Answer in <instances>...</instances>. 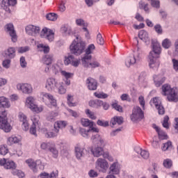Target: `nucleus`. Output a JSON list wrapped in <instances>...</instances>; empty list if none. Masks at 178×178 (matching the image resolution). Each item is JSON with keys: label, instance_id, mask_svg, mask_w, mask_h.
Returning a JSON list of instances; mask_svg holds the SVG:
<instances>
[{"label": "nucleus", "instance_id": "f257e3e1", "mask_svg": "<svg viewBox=\"0 0 178 178\" xmlns=\"http://www.w3.org/2000/svg\"><path fill=\"white\" fill-rule=\"evenodd\" d=\"M2 108H10V102L5 97H0V129L6 133H9L12 130V126L8 122V113H6V110Z\"/></svg>", "mask_w": 178, "mask_h": 178}, {"label": "nucleus", "instance_id": "f03ea898", "mask_svg": "<svg viewBox=\"0 0 178 178\" xmlns=\"http://www.w3.org/2000/svg\"><path fill=\"white\" fill-rule=\"evenodd\" d=\"M161 44L158 42L152 43V51L149 52V66L152 69H154V67H159L161 62L159 60H158V58L161 55Z\"/></svg>", "mask_w": 178, "mask_h": 178}, {"label": "nucleus", "instance_id": "7ed1b4c3", "mask_svg": "<svg viewBox=\"0 0 178 178\" xmlns=\"http://www.w3.org/2000/svg\"><path fill=\"white\" fill-rule=\"evenodd\" d=\"M71 54L79 56L86 51V42L81 40V38L76 36L70 46Z\"/></svg>", "mask_w": 178, "mask_h": 178}, {"label": "nucleus", "instance_id": "20e7f679", "mask_svg": "<svg viewBox=\"0 0 178 178\" xmlns=\"http://www.w3.org/2000/svg\"><path fill=\"white\" fill-rule=\"evenodd\" d=\"M162 91L163 95H167L168 101L172 102H177V89L176 88H172L168 84H164L162 86Z\"/></svg>", "mask_w": 178, "mask_h": 178}, {"label": "nucleus", "instance_id": "39448f33", "mask_svg": "<svg viewBox=\"0 0 178 178\" xmlns=\"http://www.w3.org/2000/svg\"><path fill=\"white\" fill-rule=\"evenodd\" d=\"M131 122H141L144 119V111L140 106H134L132 109V113L130 115Z\"/></svg>", "mask_w": 178, "mask_h": 178}, {"label": "nucleus", "instance_id": "423d86ee", "mask_svg": "<svg viewBox=\"0 0 178 178\" xmlns=\"http://www.w3.org/2000/svg\"><path fill=\"white\" fill-rule=\"evenodd\" d=\"M33 124L30 128L29 133L37 137V129L40 128V115H35L31 117Z\"/></svg>", "mask_w": 178, "mask_h": 178}, {"label": "nucleus", "instance_id": "0eeeda50", "mask_svg": "<svg viewBox=\"0 0 178 178\" xmlns=\"http://www.w3.org/2000/svg\"><path fill=\"white\" fill-rule=\"evenodd\" d=\"M40 98L42 99L43 102H45V101L48 99L51 104V108H54L56 111H58L56 99H55L52 95L42 92L40 93Z\"/></svg>", "mask_w": 178, "mask_h": 178}, {"label": "nucleus", "instance_id": "6e6552de", "mask_svg": "<svg viewBox=\"0 0 178 178\" xmlns=\"http://www.w3.org/2000/svg\"><path fill=\"white\" fill-rule=\"evenodd\" d=\"M151 106H153L154 105L155 108L158 111L159 115H165V108H163V106L162 105V101H161V99L159 97H154L150 100L149 102Z\"/></svg>", "mask_w": 178, "mask_h": 178}, {"label": "nucleus", "instance_id": "1a4fd4ad", "mask_svg": "<svg viewBox=\"0 0 178 178\" xmlns=\"http://www.w3.org/2000/svg\"><path fill=\"white\" fill-rule=\"evenodd\" d=\"M40 37L42 38H46L49 42H52L55 40V32L52 29L44 27L40 32Z\"/></svg>", "mask_w": 178, "mask_h": 178}, {"label": "nucleus", "instance_id": "9d476101", "mask_svg": "<svg viewBox=\"0 0 178 178\" xmlns=\"http://www.w3.org/2000/svg\"><path fill=\"white\" fill-rule=\"evenodd\" d=\"M141 60V53L138 50L134 56H129L125 61V65L127 67H130L131 65H135L137 62Z\"/></svg>", "mask_w": 178, "mask_h": 178}, {"label": "nucleus", "instance_id": "9b49d317", "mask_svg": "<svg viewBox=\"0 0 178 178\" xmlns=\"http://www.w3.org/2000/svg\"><path fill=\"white\" fill-rule=\"evenodd\" d=\"M108 168H109V164L108 161L104 159L99 158L96 161V169L99 170V172H102V173H106V170H108Z\"/></svg>", "mask_w": 178, "mask_h": 178}, {"label": "nucleus", "instance_id": "f8f14e48", "mask_svg": "<svg viewBox=\"0 0 178 178\" xmlns=\"http://www.w3.org/2000/svg\"><path fill=\"white\" fill-rule=\"evenodd\" d=\"M26 105L29 109L32 110L33 112H36V113H40L44 111L42 107H38V106L34 104V97H27Z\"/></svg>", "mask_w": 178, "mask_h": 178}, {"label": "nucleus", "instance_id": "ddd939ff", "mask_svg": "<svg viewBox=\"0 0 178 178\" xmlns=\"http://www.w3.org/2000/svg\"><path fill=\"white\" fill-rule=\"evenodd\" d=\"M91 59V55L85 56L82 58V65L84 67H99L101 66V64L98 61H92V63H89L88 60H90Z\"/></svg>", "mask_w": 178, "mask_h": 178}, {"label": "nucleus", "instance_id": "4468645a", "mask_svg": "<svg viewBox=\"0 0 178 178\" xmlns=\"http://www.w3.org/2000/svg\"><path fill=\"white\" fill-rule=\"evenodd\" d=\"M0 166H3L4 169L7 170H15L16 169V163L8 159H0Z\"/></svg>", "mask_w": 178, "mask_h": 178}, {"label": "nucleus", "instance_id": "2eb2a0df", "mask_svg": "<svg viewBox=\"0 0 178 178\" xmlns=\"http://www.w3.org/2000/svg\"><path fill=\"white\" fill-rule=\"evenodd\" d=\"M26 33H28L29 35H32L33 37H35V35H38L40 34V31H41V29L40 26H34V25H28L26 28Z\"/></svg>", "mask_w": 178, "mask_h": 178}, {"label": "nucleus", "instance_id": "dca6fc26", "mask_svg": "<svg viewBox=\"0 0 178 178\" xmlns=\"http://www.w3.org/2000/svg\"><path fill=\"white\" fill-rule=\"evenodd\" d=\"M55 87H59V81L55 78H48L46 82L45 88L48 91H52Z\"/></svg>", "mask_w": 178, "mask_h": 178}, {"label": "nucleus", "instance_id": "f3484780", "mask_svg": "<svg viewBox=\"0 0 178 178\" xmlns=\"http://www.w3.org/2000/svg\"><path fill=\"white\" fill-rule=\"evenodd\" d=\"M17 3V0H2L1 8L7 12L10 13V7L15 6Z\"/></svg>", "mask_w": 178, "mask_h": 178}, {"label": "nucleus", "instance_id": "a211bd4d", "mask_svg": "<svg viewBox=\"0 0 178 178\" xmlns=\"http://www.w3.org/2000/svg\"><path fill=\"white\" fill-rule=\"evenodd\" d=\"M17 90L22 91L24 94H31L33 92V88L29 83H18Z\"/></svg>", "mask_w": 178, "mask_h": 178}, {"label": "nucleus", "instance_id": "6ab92c4d", "mask_svg": "<svg viewBox=\"0 0 178 178\" xmlns=\"http://www.w3.org/2000/svg\"><path fill=\"white\" fill-rule=\"evenodd\" d=\"M6 31L10 35L13 42L17 41V35H16V31H15V27L13 24L6 25Z\"/></svg>", "mask_w": 178, "mask_h": 178}, {"label": "nucleus", "instance_id": "aec40b11", "mask_svg": "<svg viewBox=\"0 0 178 178\" xmlns=\"http://www.w3.org/2000/svg\"><path fill=\"white\" fill-rule=\"evenodd\" d=\"M25 162L28 165L29 168L33 170L34 173H37V172H38V167L40 166V164L38 165L37 162L34 161V160L29 159H27Z\"/></svg>", "mask_w": 178, "mask_h": 178}, {"label": "nucleus", "instance_id": "412c9836", "mask_svg": "<svg viewBox=\"0 0 178 178\" xmlns=\"http://www.w3.org/2000/svg\"><path fill=\"white\" fill-rule=\"evenodd\" d=\"M109 175H119L120 173V167H119V163L115 162L110 165L109 168Z\"/></svg>", "mask_w": 178, "mask_h": 178}, {"label": "nucleus", "instance_id": "4be33fe9", "mask_svg": "<svg viewBox=\"0 0 178 178\" xmlns=\"http://www.w3.org/2000/svg\"><path fill=\"white\" fill-rule=\"evenodd\" d=\"M86 83V84H88L89 90H90L91 91H95V90H97V87H98V86L97 85V81L91 77L88 78Z\"/></svg>", "mask_w": 178, "mask_h": 178}, {"label": "nucleus", "instance_id": "5701e85b", "mask_svg": "<svg viewBox=\"0 0 178 178\" xmlns=\"http://www.w3.org/2000/svg\"><path fill=\"white\" fill-rule=\"evenodd\" d=\"M153 127L155 129L156 133H158L159 138L160 140H168V135L165 131L161 130L156 124H153Z\"/></svg>", "mask_w": 178, "mask_h": 178}, {"label": "nucleus", "instance_id": "b1692460", "mask_svg": "<svg viewBox=\"0 0 178 178\" xmlns=\"http://www.w3.org/2000/svg\"><path fill=\"white\" fill-rule=\"evenodd\" d=\"M138 37L145 42H149V35H148V32L144 30H141L138 33Z\"/></svg>", "mask_w": 178, "mask_h": 178}, {"label": "nucleus", "instance_id": "393cba45", "mask_svg": "<svg viewBox=\"0 0 178 178\" xmlns=\"http://www.w3.org/2000/svg\"><path fill=\"white\" fill-rule=\"evenodd\" d=\"M135 151L137 154H140L143 159H148L149 158V153L147 150H143L142 148L136 147L135 148Z\"/></svg>", "mask_w": 178, "mask_h": 178}, {"label": "nucleus", "instance_id": "a878e982", "mask_svg": "<svg viewBox=\"0 0 178 178\" xmlns=\"http://www.w3.org/2000/svg\"><path fill=\"white\" fill-rule=\"evenodd\" d=\"M84 151H86L84 147H81L80 146L75 147V155L77 159H81V156H84Z\"/></svg>", "mask_w": 178, "mask_h": 178}, {"label": "nucleus", "instance_id": "bb28decb", "mask_svg": "<svg viewBox=\"0 0 178 178\" xmlns=\"http://www.w3.org/2000/svg\"><path fill=\"white\" fill-rule=\"evenodd\" d=\"M58 133L59 130L56 129V128L54 127V129L52 130V131H47L46 133H44V136L47 138H52L54 137H56Z\"/></svg>", "mask_w": 178, "mask_h": 178}, {"label": "nucleus", "instance_id": "cd10ccee", "mask_svg": "<svg viewBox=\"0 0 178 178\" xmlns=\"http://www.w3.org/2000/svg\"><path fill=\"white\" fill-rule=\"evenodd\" d=\"M58 176V170L53 171L50 175L47 172H42L39 175V178H54V177H57Z\"/></svg>", "mask_w": 178, "mask_h": 178}, {"label": "nucleus", "instance_id": "c85d7f7f", "mask_svg": "<svg viewBox=\"0 0 178 178\" xmlns=\"http://www.w3.org/2000/svg\"><path fill=\"white\" fill-rule=\"evenodd\" d=\"M6 58H10V59H13L16 56V50L13 47H10L6 51Z\"/></svg>", "mask_w": 178, "mask_h": 178}, {"label": "nucleus", "instance_id": "c756f323", "mask_svg": "<svg viewBox=\"0 0 178 178\" xmlns=\"http://www.w3.org/2000/svg\"><path fill=\"white\" fill-rule=\"evenodd\" d=\"M42 62L44 65L49 66V65H51L52 62H54V57L51 55H44L42 58Z\"/></svg>", "mask_w": 178, "mask_h": 178}, {"label": "nucleus", "instance_id": "7c9ffc66", "mask_svg": "<svg viewBox=\"0 0 178 178\" xmlns=\"http://www.w3.org/2000/svg\"><path fill=\"white\" fill-rule=\"evenodd\" d=\"M91 152L94 156H96L97 158L101 156V155H104V149L101 147H95V149H92Z\"/></svg>", "mask_w": 178, "mask_h": 178}, {"label": "nucleus", "instance_id": "2f4dec72", "mask_svg": "<svg viewBox=\"0 0 178 178\" xmlns=\"http://www.w3.org/2000/svg\"><path fill=\"white\" fill-rule=\"evenodd\" d=\"M81 123L83 127H91L92 126H95L94 122L87 119V118H82L81 120Z\"/></svg>", "mask_w": 178, "mask_h": 178}, {"label": "nucleus", "instance_id": "473e14b6", "mask_svg": "<svg viewBox=\"0 0 178 178\" xmlns=\"http://www.w3.org/2000/svg\"><path fill=\"white\" fill-rule=\"evenodd\" d=\"M67 125V123L66 121H57L54 123V129H56L59 131L60 129H65Z\"/></svg>", "mask_w": 178, "mask_h": 178}, {"label": "nucleus", "instance_id": "72a5a7b5", "mask_svg": "<svg viewBox=\"0 0 178 178\" xmlns=\"http://www.w3.org/2000/svg\"><path fill=\"white\" fill-rule=\"evenodd\" d=\"M76 23L77 26H83V31H86V35H88L89 32L88 29H87V23L84 22V20L81 19H78L76 20Z\"/></svg>", "mask_w": 178, "mask_h": 178}, {"label": "nucleus", "instance_id": "f704fd0d", "mask_svg": "<svg viewBox=\"0 0 178 178\" xmlns=\"http://www.w3.org/2000/svg\"><path fill=\"white\" fill-rule=\"evenodd\" d=\"M116 123L119 125L123 124V118L122 117H114L113 118L111 119V124L113 126H115Z\"/></svg>", "mask_w": 178, "mask_h": 178}, {"label": "nucleus", "instance_id": "c9c22d12", "mask_svg": "<svg viewBox=\"0 0 178 178\" xmlns=\"http://www.w3.org/2000/svg\"><path fill=\"white\" fill-rule=\"evenodd\" d=\"M91 140L92 141H93V143H97V141H99V143H100L98 144H99L100 145H104V139H102V138H101V136L98 134L93 135L91 138Z\"/></svg>", "mask_w": 178, "mask_h": 178}, {"label": "nucleus", "instance_id": "e433bc0d", "mask_svg": "<svg viewBox=\"0 0 178 178\" xmlns=\"http://www.w3.org/2000/svg\"><path fill=\"white\" fill-rule=\"evenodd\" d=\"M46 18L47 20H50L51 22H56V20H58V14L49 13L47 14Z\"/></svg>", "mask_w": 178, "mask_h": 178}, {"label": "nucleus", "instance_id": "4c0bfd02", "mask_svg": "<svg viewBox=\"0 0 178 178\" xmlns=\"http://www.w3.org/2000/svg\"><path fill=\"white\" fill-rule=\"evenodd\" d=\"M58 113L57 111L50 112L47 117V120H49V122H54V120H55V118H56V116H58Z\"/></svg>", "mask_w": 178, "mask_h": 178}, {"label": "nucleus", "instance_id": "58836bf2", "mask_svg": "<svg viewBox=\"0 0 178 178\" xmlns=\"http://www.w3.org/2000/svg\"><path fill=\"white\" fill-rule=\"evenodd\" d=\"M19 140L17 137L16 136H11L8 138V142L7 144L8 145H12L13 144H17L19 143Z\"/></svg>", "mask_w": 178, "mask_h": 178}, {"label": "nucleus", "instance_id": "ea45409f", "mask_svg": "<svg viewBox=\"0 0 178 178\" xmlns=\"http://www.w3.org/2000/svg\"><path fill=\"white\" fill-rule=\"evenodd\" d=\"M154 80L156 87H161V86L165 83V78H162L161 80H158V76H155Z\"/></svg>", "mask_w": 178, "mask_h": 178}, {"label": "nucleus", "instance_id": "a19ab883", "mask_svg": "<svg viewBox=\"0 0 178 178\" xmlns=\"http://www.w3.org/2000/svg\"><path fill=\"white\" fill-rule=\"evenodd\" d=\"M94 95L97 98H100L102 99H105L106 98H108V95L106 93H104V92H95L94 93Z\"/></svg>", "mask_w": 178, "mask_h": 178}, {"label": "nucleus", "instance_id": "79ce46f5", "mask_svg": "<svg viewBox=\"0 0 178 178\" xmlns=\"http://www.w3.org/2000/svg\"><path fill=\"white\" fill-rule=\"evenodd\" d=\"M172 142L168 141L165 143H163V146L161 147L163 151H168V149H172Z\"/></svg>", "mask_w": 178, "mask_h": 178}, {"label": "nucleus", "instance_id": "37998d69", "mask_svg": "<svg viewBox=\"0 0 178 178\" xmlns=\"http://www.w3.org/2000/svg\"><path fill=\"white\" fill-rule=\"evenodd\" d=\"M94 49H95V45H94V44H90L86 50L85 56H87L90 54H92V51H94Z\"/></svg>", "mask_w": 178, "mask_h": 178}, {"label": "nucleus", "instance_id": "c03bdc74", "mask_svg": "<svg viewBox=\"0 0 178 178\" xmlns=\"http://www.w3.org/2000/svg\"><path fill=\"white\" fill-rule=\"evenodd\" d=\"M74 60V56L70 55L67 57H65L64 63L65 65H72Z\"/></svg>", "mask_w": 178, "mask_h": 178}, {"label": "nucleus", "instance_id": "a18cd8bd", "mask_svg": "<svg viewBox=\"0 0 178 178\" xmlns=\"http://www.w3.org/2000/svg\"><path fill=\"white\" fill-rule=\"evenodd\" d=\"M49 151L53 154V158H57L58 156L59 155V152L58 149H56V147H50L49 148Z\"/></svg>", "mask_w": 178, "mask_h": 178}, {"label": "nucleus", "instance_id": "49530a36", "mask_svg": "<svg viewBox=\"0 0 178 178\" xmlns=\"http://www.w3.org/2000/svg\"><path fill=\"white\" fill-rule=\"evenodd\" d=\"M67 99L69 106H76L77 103H73V96L68 95Z\"/></svg>", "mask_w": 178, "mask_h": 178}, {"label": "nucleus", "instance_id": "de8ad7c7", "mask_svg": "<svg viewBox=\"0 0 178 178\" xmlns=\"http://www.w3.org/2000/svg\"><path fill=\"white\" fill-rule=\"evenodd\" d=\"M162 124L163 127H165V129H169V116L165 115L164 117Z\"/></svg>", "mask_w": 178, "mask_h": 178}, {"label": "nucleus", "instance_id": "09e8293b", "mask_svg": "<svg viewBox=\"0 0 178 178\" xmlns=\"http://www.w3.org/2000/svg\"><path fill=\"white\" fill-rule=\"evenodd\" d=\"M111 106L115 109V111H118V112H123V107L122 106L118 105V102H114L111 104Z\"/></svg>", "mask_w": 178, "mask_h": 178}, {"label": "nucleus", "instance_id": "8fccbe9b", "mask_svg": "<svg viewBox=\"0 0 178 178\" xmlns=\"http://www.w3.org/2000/svg\"><path fill=\"white\" fill-rule=\"evenodd\" d=\"M85 112L90 119H92V120H95V119H97V116H95L94 112L90 111V109H86Z\"/></svg>", "mask_w": 178, "mask_h": 178}, {"label": "nucleus", "instance_id": "3c124183", "mask_svg": "<svg viewBox=\"0 0 178 178\" xmlns=\"http://www.w3.org/2000/svg\"><path fill=\"white\" fill-rule=\"evenodd\" d=\"M56 88H58L59 94H66V88L63 86V83L58 82V87H56Z\"/></svg>", "mask_w": 178, "mask_h": 178}, {"label": "nucleus", "instance_id": "603ef678", "mask_svg": "<svg viewBox=\"0 0 178 178\" xmlns=\"http://www.w3.org/2000/svg\"><path fill=\"white\" fill-rule=\"evenodd\" d=\"M97 124L98 126H102V127H108V126H109V122L108 121L98 120L97 122Z\"/></svg>", "mask_w": 178, "mask_h": 178}, {"label": "nucleus", "instance_id": "864d4df0", "mask_svg": "<svg viewBox=\"0 0 178 178\" xmlns=\"http://www.w3.org/2000/svg\"><path fill=\"white\" fill-rule=\"evenodd\" d=\"M162 45L163 48L168 49L172 45V43L169 39H165L162 42Z\"/></svg>", "mask_w": 178, "mask_h": 178}, {"label": "nucleus", "instance_id": "5fc2aeb1", "mask_svg": "<svg viewBox=\"0 0 178 178\" xmlns=\"http://www.w3.org/2000/svg\"><path fill=\"white\" fill-rule=\"evenodd\" d=\"M97 44H99V45H104V44L105 43L101 33H98L97 35Z\"/></svg>", "mask_w": 178, "mask_h": 178}, {"label": "nucleus", "instance_id": "6e6d98bb", "mask_svg": "<svg viewBox=\"0 0 178 178\" xmlns=\"http://www.w3.org/2000/svg\"><path fill=\"white\" fill-rule=\"evenodd\" d=\"M139 8L140 9H144L145 12H148V3L145 4V3L143 1H140L139 2Z\"/></svg>", "mask_w": 178, "mask_h": 178}, {"label": "nucleus", "instance_id": "4d7b16f0", "mask_svg": "<svg viewBox=\"0 0 178 178\" xmlns=\"http://www.w3.org/2000/svg\"><path fill=\"white\" fill-rule=\"evenodd\" d=\"M79 133L81 134V136H83V137L87 138L88 137V133H90V131L89 129L86 130L84 128H80Z\"/></svg>", "mask_w": 178, "mask_h": 178}, {"label": "nucleus", "instance_id": "13d9d810", "mask_svg": "<svg viewBox=\"0 0 178 178\" xmlns=\"http://www.w3.org/2000/svg\"><path fill=\"white\" fill-rule=\"evenodd\" d=\"M172 160L169 159L164 160L163 166L165 168H167L168 169H169L170 168H172Z\"/></svg>", "mask_w": 178, "mask_h": 178}, {"label": "nucleus", "instance_id": "bf43d9fd", "mask_svg": "<svg viewBox=\"0 0 178 178\" xmlns=\"http://www.w3.org/2000/svg\"><path fill=\"white\" fill-rule=\"evenodd\" d=\"M9 150L5 145H0V155H6Z\"/></svg>", "mask_w": 178, "mask_h": 178}, {"label": "nucleus", "instance_id": "052dcab7", "mask_svg": "<svg viewBox=\"0 0 178 178\" xmlns=\"http://www.w3.org/2000/svg\"><path fill=\"white\" fill-rule=\"evenodd\" d=\"M18 118L22 123L27 122V116H26L23 113H19L18 115Z\"/></svg>", "mask_w": 178, "mask_h": 178}, {"label": "nucleus", "instance_id": "680f3d73", "mask_svg": "<svg viewBox=\"0 0 178 178\" xmlns=\"http://www.w3.org/2000/svg\"><path fill=\"white\" fill-rule=\"evenodd\" d=\"M65 5H66V1H61L60 2V5L58 7L60 12H65V10H66V6H65Z\"/></svg>", "mask_w": 178, "mask_h": 178}, {"label": "nucleus", "instance_id": "e2e57ef3", "mask_svg": "<svg viewBox=\"0 0 178 178\" xmlns=\"http://www.w3.org/2000/svg\"><path fill=\"white\" fill-rule=\"evenodd\" d=\"M122 101H127L128 102H131V99L128 94H122L120 97Z\"/></svg>", "mask_w": 178, "mask_h": 178}, {"label": "nucleus", "instance_id": "0e129e2a", "mask_svg": "<svg viewBox=\"0 0 178 178\" xmlns=\"http://www.w3.org/2000/svg\"><path fill=\"white\" fill-rule=\"evenodd\" d=\"M154 30H155L156 33H157V34H162V33H163V29H162V26H161V24L155 25Z\"/></svg>", "mask_w": 178, "mask_h": 178}, {"label": "nucleus", "instance_id": "69168bd1", "mask_svg": "<svg viewBox=\"0 0 178 178\" xmlns=\"http://www.w3.org/2000/svg\"><path fill=\"white\" fill-rule=\"evenodd\" d=\"M61 74L62 76H64V77L66 79V80L70 79L72 76H73V74L70 72H67L66 71H61Z\"/></svg>", "mask_w": 178, "mask_h": 178}, {"label": "nucleus", "instance_id": "338daca9", "mask_svg": "<svg viewBox=\"0 0 178 178\" xmlns=\"http://www.w3.org/2000/svg\"><path fill=\"white\" fill-rule=\"evenodd\" d=\"M138 101L140 106L143 107V109H145V100L144 99V97L140 96L138 97Z\"/></svg>", "mask_w": 178, "mask_h": 178}, {"label": "nucleus", "instance_id": "774afa93", "mask_svg": "<svg viewBox=\"0 0 178 178\" xmlns=\"http://www.w3.org/2000/svg\"><path fill=\"white\" fill-rule=\"evenodd\" d=\"M172 65H173V68L175 70V72H178V60L173 58L172 59Z\"/></svg>", "mask_w": 178, "mask_h": 178}]
</instances>
